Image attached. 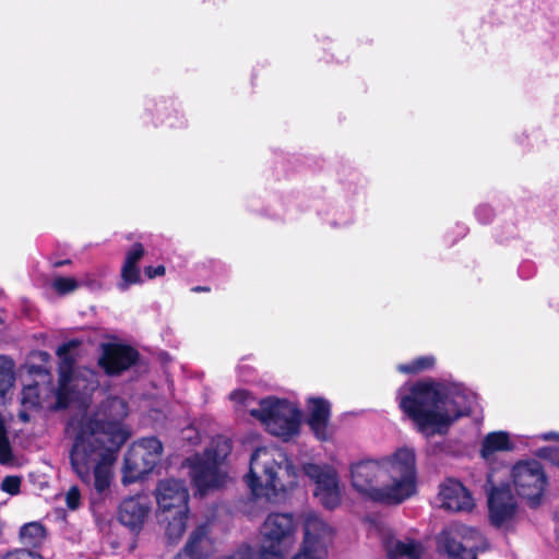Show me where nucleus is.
Masks as SVG:
<instances>
[{"label": "nucleus", "mask_w": 559, "mask_h": 559, "mask_svg": "<svg viewBox=\"0 0 559 559\" xmlns=\"http://www.w3.org/2000/svg\"><path fill=\"white\" fill-rule=\"evenodd\" d=\"M127 415L124 400L108 397L93 416L82 419L70 453L74 473L102 498L109 492L117 453L130 437L122 424Z\"/></svg>", "instance_id": "nucleus-1"}, {"label": "nucleus", "mask_w": 559, "mask_h": 559, "mask_svg": "<svg viewBox=\"0 0 559 559\" xmlns=\"http://www.w3.org/2000/svg\"><path fill=\"white\" fill-rule=\"evenodd\" d=\"M300 473L314 484V497L324 508L332 510L340 504V478L333 466L305 463L299 469L277 447H260L253 451L245 480L254 497L271 500L278 492L294 488Z\"/></svg>", "instance_id": "nucleus-2"}, {"label": "nucleus", "mask_w": 559, "mask_h": 559, "mask_svg": "<svg viewBox=\"0 0 559 559\" xmlns=\"http://www.w3.org/2000/svg\"><path fill=\"white\" fill-rule=\"evenodd\" d=\"M396 401L417 430L431 437L447 433L456 420L469 416L477 394L460 382L426 379L401 385Z\"/></svg>", "instance_id": "nucleus-3"}, {"label": "nucleus", "mask_w": 559, "mask_h": 559, "mask_svg": "<svg viewBox=\"0 0 559 559\" xmlns=\"http://www.w3.org/2000/svg\"><path fill=\"white\" fill-rule=\"evenodd\" d=\"M350 484L361 497L384 504H400L417 491L416 454L402 447L390 455L350 465Z\"/></svg>", "instance_id": "nucleus-4"}, {"label": "nucleus", "mask_w": 559, "mask_h": 559, "mask_svg": "<svg viewBox=\"0 0 559 559\" xmlns=\"http://www.w3.org/2000/svg\"><path fill=\"white\" fill-rule=\"evenodd\" d=\"M230 401L239 408L248 412L271 436L288 442L298 437L301 429L302 413L293 401L277 396L257 400L247 390H235Z\"/></svg>", "instance_id": "nucleus-5"}, {"label": "nucleus", "mask_w": 559, "mask_h": 559, "mask_svg": "<svg viewBox=\"0 0 559 559\" xmlns=\"http://www.w3.org/2000/svg\"><path fill=\"white\" fill-rule=\"evenodd\" d=\"M231 449L229 438L217 436L202 454H194L186 460L192 483L201 495L225 485L228 476L223 465Z\"/></svg>", "instance_id": "nucleus-6"}, {"label": "nucleus", "mask_w": 559, "mask_h": 559, "mask_svg": "<svg viewBox=\"0 0 559 559\" xmlns=\"http://www.w3.org/2000/svg\"><path fill=\"white\" fill-rule=\"evenodd\" d=\"M297 523L292 513L273 512L264 520L261 527L262 546L254 548L269 559L283 557L295 543Z\"/></svg>", "instance_id": "nucleus-7"}, {"label": "nucleus", "mask_w": 559, "mask_h": 559, "mask_svg": "<svg viewBox=\"0 0 559 559\" xmlns=\"http://www.w3.org/2000/svg\"><path fill=\"white\" fill-rule=\"evenodd\" d=\"M438 546L452 559H477L476 552L488 548L477 528L460 523L450 524L439 534Z\"/></svg>", "instance_id": "nucleus-8"}, {"label": "nucleus", "mask_w": 559, "mask_h": 559, "mask_svg": "<svg viewBox=\"0 0 559 559\" xmlns=\"http://www.w3.org/2000/svg\"><path fill=\"white\" fill-rule=\"evenodd\" d=\"M163 444L156 437L134 441L124 456L122 483L132 484L148 474L160 461Z\"/></svg>", "instance_id": "nucleus-9"}, {"label": "nucleus", "mask_w": 559, "mask_h": 559, "mask_svg": "<svg viewBox=\"0 0 559 559\" xmlns=\"http://www.w3.org/2000/svg\"><path fill=\"white\" fill-rule=\"evenodd\" d=\"M512 485L521 498L532 507L540 503L548 485L542 463L534 459L520 460L510 471Z\"/></svg>", "instance_id": "nucleus-10"}, {"label": "nucleus", "mask_w": 559, "mask_h": 559, "mask_svg": "<svg viewBox=\"0 0 559 559\" xmlns=\"http://www.w3.org/2000/svg\"><path fill=\"white\" fill-rule=\"evenodd\" d=\"M76 346L78 343L71 341L62 344L57 349V355L60 358L59 388L57 391V399L60 407L66 406L63 399L70 389H82L83 391H93L99 384L97 376L92 369L84 368L80 370L78 374L73 373L74 360L70 355V350L75 348Z\"/></svg>", "instance_id": "nucleus-11"}, {"label": "nucleus", "mask_w": 559, "mask_h": 559, "mask_svg": "<svg viewBox=\"0 0 559 559\" xmlns=\"http://www.w3.org/2000/svg\"><path fill=\"white\" fill-rule=\"evenodd\" d=\"M301 521L304 538L299 551L316 555L317 558H326L333 543L334 528L312 510L304 511Z\"/></svg>", "instance_id": "nucleus-12"}, {"label": "nucleus", "mask_w": 559, "mask_h": 559, "mask_svg": "<svg viewBox=\"0 0 559 559\" xmlns=\"http://www.w3.org/2000/svg\"><path fill=\"white\" fill-rule=\"evenodd\" d=\"M488 510L489 519L496 527H508L514 520L518 512V501L512 493L508 483L500 485L492 484L491 475H488Z\"/></svg>", "instance_id": "nucleus-13"}, {"label": "nucleus", "mask_w": 559, "mask_h": 559, "mask_svg": "<svg viewBox=\"0 0 559 559\" xmlns=\"http://www.w3.org/2000/svg\"><path fill=\"white\" fill-rule=\"evenodd\" d=\"M369 534L381 539L390 559H421L424 551L421 543L411 538H396L391 527L383 522L372 523Z\"/></svg>", "instance_id": "nucleus-14"}, {"label": "nucleus", "mask_w": 559, "mask_h": 559, "mask_svg": "<svg viewBox=\"0 0 559 559\" xmlns=\"http://www.w3.org/2000/svg\"><path fill=\"white\" fill-rule=\"evenodd\" d=\"M145 119L154 126L169 129H183L188 119L181 107L171 99H147L145 103Z\"/></svg>", "instance_id": "nucleus-15"}, {"label": "nucleus", "mask_w": 559, "mask_h": 559, "mask_svg": "<svg viewBox=\"0 0 559 559\" xmlns=\"http://www.w3.org/2000/svg\"><path fill=\"white\" fill-rule=\"evenodd\" d=\"M100 350L98 365L108 376L121 374L133 366L139 358L134 348L119 343H104Z\"/></svg>", "instance_id": "nucleus-16"}, {"label": "nucleus", "mask_w": 559, "mask_h": 559, "mask_svg": "<svg viewBox=\"0 0 559 559\" xmlns=\"http://www.w3.org/2000/svg\"><path fill=\"white\" fill-rule=\"evenodd\" d=\"M331 404L323 397H309L306 404V421L319 441H331L334 427L330 423Z\"/></svg>", "instance_id": "nucleus-17"}, {"label": "nucleus", "mask_w": 559, "mask_h": 559, "mask_svg": "<svg viewBox=\"0 0 559 559\" xmlns=\"http://www.w3.org/2000/svg\"><path fill=\"white\" fill-rule=\"evenodd\" d=\"M155 497L162 513H171L174 510H180L181 513L189 511V492L182 480H160L155 489Z\"/></svg>", "instance_id": "nucleus-18"}, {"label": "nucleus", "mask_w": 559, "mask_h": 559, "mask_svg": "<svg viewBox=\"0 0 559 559\" xmlns=\"http://www.w3.org/2000/svg\"><path fill=\"white\" fill-rule=\"evenodd\" d=\"M546 433H558L556 431H548L536 435L534 437L527 436H512L510 432L504 430L491 431L488 432L481 440L480 443V456L486 462H491L495 459V454L497 452H512L515 450V440L524 443L525 440H542L545 441L542 436ZM555 442H559V440H554Z\"/></svg>", "instance_id": "nucleus-19"}, {"label": "nucleus", "mask_w": 559, "mask_h": 559, "mask_svg": "<svg viewBox=\"0 0 559 559\" xmlns=\"http://www.w3.org/2000/svg\"><path fill=\"white\" fill-rule=\"evenodd\" d=\"M440 507L453 512H469L475 503L471 492L459 480L449 478L439 488Z\"/></svg>", "instance_id": "nucleus-20"}, {"label": "nucleus", "mask_w": 559, "mask_h": 559, "mask_svg": "<svg viewBox=\"0 0 559 559\" xmlns=\"http://www.w3.org/2000/svg\"><path fill=\"white\" fill-rule=\"evenodd\" d=\"M151 510L146 497L138 495L123 499L119 506L118 520L132 532H139Z\"/></svg>", "instance_id": "nucleus-21"}, {"label": "nucleus", "mask_w": 559, "mask_h": 559, "mask_svg": "<svg viewBox=\"0 0 559 559\" xmlns=\"http://www.w3.org/2000/svg\"><path fill=\"white\" fill-rule=\"evenodd\" d=\"M144 254L145 249L140 242L133 243L126 252L120 270V281L117 283V288L120 292H127L132 285H141L143 283L139 263Z\"/></svg>", "instance_id": "nucleus-22"}, {"label": "nucleus", "mask_w": 559, "mask_h": 559, "mask_svg": "<svg viewBox=\"0 0 559 559\" xmlns=\"http://www.w3.org/2000/svg\"><path fill=\"white\" fill-rule=\"evenodd\" d=\"M186 546L191 549L199 559H207L215 552V543L210 534V524L197 526L190 534Z\"/></svg>", "instance_id": "nucleus-23"}, {"label": "nucleus", "mask_w": 559, "mask_h": 559, "mask_svg": "<svg viewBox=\"0 0 559 559\" xmlns=\"http://www.w3.org/2000/svg\"><path fill=\"white\" fill-rule=\"evenodd\" d=\"M188 514L189 511L181 513L180 510L160 514V521L166 522V536L170 542H176L183 535Z\"/></svg>", "instance_id": "nucleus-24"}, {"label": "nucleus", "mask_w": 559, "mask_h": 559, "mask_svg": "<svg viewBox=\"0 0 559 559\" xmlns=\"http://www.w3.org/2000/svg\"><path fill=\"white\" fill-rule=\"evenodd\" d=\"M437 365V358L432 354L418 356L409 361L397 364L395 369L397 372L407 376H416L432 370Z\"/></svg>", "instance_id": "nucleus-25"}, {"label": "nucleus", "mask_w": 559, "mask_h": 559, "mask_svg": "<svg viewBox=\"0 0 559 559\" xmlns=\"http://www.w3.org/2000/svg\"><path fill=\"white\" fill-rule=\"evenodd\" d=\"M20 538L26 546L38 547L46 539V530L39 522H29L21 527Z\"/></svg>", "instance_id": "nucleus-26"}, {"label": "nucleus", "mask_w": 559, "mask_h": 559, "mask_svg": "<svg viewBox=\"0 0 559 559\" xmlns=\"http://www.w3.org/2000/svg\"><path fill=\"white\" fill-rule=\"evenodd\" d=\"M13 368L14 365L11 359L0 356V397H3L14 384Z\"/></svg>", "instance_id": "nucleus-27"}, {"label": "nucleus", "mask_w": 559, "mask_h": 559, "mask_svg": "<svg viewBox=\"0 0 559 559\" xmlns=\"http://www.w3.org/2000/svg\"><path fill=\"white\" fill-rule=\"evenodd\" d=\"M21 403L25 409H34L40 405L39 388L37 383L24 385Z\"/></svg>", "instance_id": "nucleus-28"}, {"label": "nucleus", "mask_w": 559, "mask_h": 559, "mask_svg": "<svg viewBox=\"0 0 559 559\" xmlns=\"http://www.w3.org/2000/svg\"><path fill=\"white\" fill-rule=\"evenodd\" d=\"M79 286V282L73 277L59 276L52 281L53 289L61 295L69 294L75 290Z\"/></svg>", "instance_id": "nucleus-29"}, {"label": "nucleus", "mask_w": 559, "mask_h": 559, "mask_svg": "<svg viewBox=\"0 0 559 559\" xmlns=\"http://www.w3.org/2000/svg\"><path fill=\"white\" fill-rule=\"evenodd\" d=\"M22 479L19 476H5L0 485L2 491L15 496L20 492Z\"/></svg>", "instance_id": "nucleus-30"}, {"label": "nucleus", "mask_w": 559, "mask_h": 559, "mask_svg": "<svg viewBox=\"0 0 559 559\" xmlns=\"http://www.w3.org/2000/svg\"><path fill=\"white\" fill-rule=\"evenodd\" d=\"M535 456L542 460H546L554 466L559 462V448L556 447H543L535 451Z\"/></svg>", "instance_id": "nucleus-31"}, {"label": "nucleus", "mask_w": 559, "mask_h": 559, "mask_svg": "<svg viewBox=\"0 0 559 559\" xmlns=\"http://www.w3.org/2000/svg\"><path fill=\"white\" fill-rule=\"evenodd\" d=\"M81 502V493L76 486H72L66 493V503L70 510H76Z\"/></svg>", "instance_id": "nucleus-32"}, {"label": "nucleus", "mask_w": 559, "mask_h": 559, "mask_svg": "<svg viewBox=\"0 0 559 559\" xmlns=\"http://www.w3.org/2000/svg\"><path fill=\"white\" fill-rule=\"evenodd\" d=\"M475 216L481 224H488L493 217V210L487 204H480L475 209Z\"/></svg>", "instance_id": "nucleus-33"}, {"label": "nucleus", "mask_w": 559, "mask_h": 559, "mask_svg": "<svg viewBox=\"0 0 559 559\" xmlns=\"http://www.w3.org/2000/svg\"><path fill=\"white\" fill-rule=\"evenodd\" d=\"M2 559H44L40 555L26 549H15L8 552Z\"/></svg>", "instance_id": "nucleus-34"}, {"label": "nucleus", "mask_w": 559, "mask_h": 559, "mask_svg": "<svg viewBox=\"0 0 559 559\" xmlns=\"http://www.w3.org/2000/svg\"><path fill=\"white\" fill-rule=\"evenodd\" d=\"M166 273V269L164 265H157V266H146L144 269V274L150 280H153L155 277L164 276Z\"/></svg>", "instance_id": "nucleus-35"}, {"label": "nucleus", "mask_w": 559, "mask_h": 559, "mask_svg": "<svg viewBox=\"0 0 559 559\" xmlns=\"http://www.w3.org/2000/svg\"><path fill=\"white\" fill-rule=\"evenodd\" d=\"M183 439L188 440L192 444H197L200 441V435L193 427H188L182 431Z\"/></svg>", "instance_id": "nucleus-36"}, {"label": "nucleus", "mask_w": 559, "mask_h": 559, "mask_svg": "<svg viewBox=\"0 0 559 559\" xmlns=\"http://www.w3.org/2000/svg\"><path fill=\"white\" fill-rule=\"evenodd\" d=\"M174 559H199V557L192 554L191 549L185 545L183 549Z\"/></svg>", "instance_id": "nucleus-37"}, {"label": "nucleus", "mask_w": 559, "mask_h": 559, "mask_svg": "<svg viewBox=\"0 0 559 559\" xmlns=\"http://www.w3.org/2000/svg\"><path fill=\"white\" fill-rule=\"evenodd\" d=\"M292 559H326V558H317L316 555L298 551Z\"/></svg>", "instance_id": "nucleus-38"}, {"label": "nucleus", "mask_w": 559, "mask_h": 559, "mask_svg": "<svg viewBox=\"0 0 559 559\" xmlns=\"http://www.w3.org/2000/svg\"><path fill=\"white\" fill-rule=\"evenodd\" d=\"M29 373L47 376L46 370L43 367L29 366Z\"/></svg>", "instance_id": "nucleus-39"}, {"label": "nucleus", "mask_w": 559, "mask_h": 559, "mask_svg": "<svg viewBox=\"0 0 559 559\" xmlns=\"http://www.w3.org/2000/svg\"><path fill=\"white\" fill-rule=\"evenodd\" d=\"M542 438L544 440H559V435L558 433H546V435H543Z\"/></svg>", "instance_id": "nucleus-40"}, {"label": "nucleus", "mask_w": 559, "mask_h": 559, "mask_svg": "<svg viewBox=\"0 0 559 559\" xmlns=\"http://www.w3.org/2000/svg\"><path fill=\"white\" fill-rule=\"evenodd\" d=\"M555 531L559 539V511L555 514Z\"/></svg>", "instance_id": "nucleus-41"}, {"label": "nucleus", "mask_w": 559, "mask_h": 559, "mask_svg": "<svg viewBox=\"0 0 559 559\" xmlns=\"http://www.w3.org/2000/svg\"><path fill=\"white\" fill-rule=\"evenodd\" d=\"M37 356L40 358V360L43 361H47L49 359V354L46 353V352H38L37 353Z\"/></svg>", "instance_id": "nucleus-42"}, {"label": "nucleus", "mask_w": 559, "mask_h": 559, "mask_svg": "<svg viewBox=\"0 0 559 559\" xmlns=\"http://www.w3.org/2000/svg\"><path fill=\"white\" fill-rule=\"evenodd\" d=\"M20 418L23 420V421H27L28 420V416L26 415L25 412H21L20 413Z\"/></svg>", "instance_id": "nucleus-43"}, {"label": "nucleus", "mask_w": 559, "mask_h": 559, "mask_svg": "<svg viewBox=\"0 0 559 559\" xmlns=\"http://www.w3.org/2000/svg\"><path fill=\"white\" fill-rule=\"evenodd\" d=\"M192 290H194V292H205V290H207V288L198 286V287H194Z\"/></svg>", "instance_id": "nucleus-44"}, {"label": "nucleus", "mask_w": 559, "mask_h": 559, "mask_svg": "<svg viewBox=\"0 0 559 559\" xmlns=\"http://www.w3.org/2000/svg\"><path fill=\"white\" fill-rule=\"evenodd\" d=\"M242 368H243L242 366H239V367H238V369H237V370H238V373H239V376H240L241 378L247 379V374H242V373H241Z\"/></svg>", "instance_id": "nucleus-45"}, {"label": "nucleus", "mask_w": 559, "mask_h": 559, "mask_svg": "<svg viewBox=\"0 0 559 559\" xmlns=\"http://www.w3.org/2000/svg\"><path fill=\"white\" fill-rule=\"evenodd\" d=\"M69 263V261H58L55 263V266H62L64 264Z\"/></svg>", "instance_id": "nucleus-46"}, {"label": "nucleus", "mask_w": 559, "mask_h": 559, "mask_svg": "<svg viewBox=\"0 0 559 559\" xmlns=\"http://www.w3.org/2000/svg\"><path fill=\"white\" fill-rule=\"evenodd\" d=\"M556 467H557V468H558V471H559V462L556 464Z\"/></svg>", "instance_id": "nucleus-47"}]
</instances>
